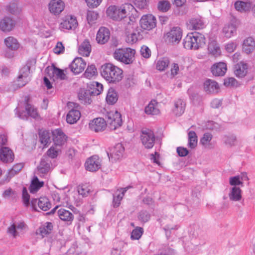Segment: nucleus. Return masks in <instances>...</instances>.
Returning <instances> with one entry per match:
<instances>
[{"label":"nucleus","mask_w":255,"mask_h":255,"mask_svg":"<svg viewBox=\"0 0 255 255\" xmlns=\"http://www.w3.org/2000/svg\"><path fill=\"white\" fill-rule=\"evenodd\" d=\"M124 151L125 148L123 144L118 143L111 149L110 153H108V155L112 161H116L122 158Z\"/></svg>","instance_id":"obj_13"},{"label":"nucleus","mask_w":255,"mask_h":255,"mask_svg":"<svg viewBox=\"0 0 255 255\" xmlns=\"http://www.w3.org/2000/svg\"><path fill=\"white\" fill-rule=\"evenodd\" d=\"M248 68L246 63L241 62L235 65L234 73L237 77L243 78L247 73Z\"/></svg>","instance_id":"obj_32"},{"label":"nucleus","mask_w":255,"mask_h":255,"mask_svg":"<svg viewBox=\"0 0 255 255\" xmlns=\"http://www.w3.org/2000/svg\"><path fill=\"white\" fill-rule=\"evenodd\" d=\"M222 139L224 144L228 147H232L236 144L237 137L234 134L225 135Z\"/></svg>","instance_id":"obj_48"},{"label":"nucleus","mask_w":255,"mask_h":255,"mask_svg":"<svg viewBox=\"0 0 255 255\" xmlns=\"http://www.w3.org/2000/svg\"><path fill=\"white\" fill-rule=\"evenodd\" d=\"M208 50L211 55L217 57L221 55V50L219 44L215 41H212L209 43Z\"/></svg>","instance_id":"obj_35"},{"label":"nucleus","mask_w":255,"mask_h":255,"mask_svg":"<svg viewBox=\"0 0 255 255\" xmlns=\"http://www.w3.org/2000/svg\"><path fill=\"white\" fill-rule=\"evenodd\" d=\"M157 7L160 11L165 12L170 8L171 4L167 0H161L158 2Z\"/></svg>","instance_id":"obj_54"},{"label":"nucleus","mask_w":255,"mask_h":255,"mask_svg":"<svg viewBox=\"0 0 255 255\" xmlns=\"http://www.w3.org/2000/svg\"><path fill=\"white\" fill-rule=\"evenodd\" d=\"M235 9L241 13H246L250 11L251 3L248 1L237 0L234 3Z\"/></svg>","instance_id":"obj_31"},{"label":"nucleus","mask_w":255,"mask_h":255,"mask_svg":"<svg viewBox=\"0 0 255 255\" xmlns=\"http://www.w3.org/2000/svg\"><path fill=\"white\" fill-rule=\"evenodd\" d=\"M6 10L12 14H16L20 11L16 1H12L6 6Z\"/></svg>","instance_id":"obj_53"},{"label":"nucleus","mask_w":255,"mask_h":255,"mask_svg":"<svg viewBox=\"0 0 255 255\" xmlns=\"http://www.w3.org/2000/svg\"><path fill=\"white\" fill-rule=\"evenodd\" d=\"M59 150L57 147H51L47 151V154L49 157L54 158L57 157Z\"/></svg>","instance_id":"obj_64"},{"label":"nucleus","mask_w":255,"mask_h":255,"mask_svg":"<svg viewBox=\"0 0 255 255\" xmlns=\"http://www.w3.org/2000/svg\"><path fill=\"white\" fill-rule=\"evenodd\" d=\"M15 110L16 111V114L17 117L22 120H27L28 116L35 119H39L40 118L37 109L28 103H26L25 105L26 113L24 112L18 113L17 108Z\"/></svg>","instance_id":"obj_8"},{"label":"nucleus","mask_w":255,"mask_h":255,"mask_svg":"<svg viewBox=\"0 0 255 255\" xmlns=\"http://www.w3.org/2000/svg\"><path fill=\"white\" fill-rule=\"evenodd\" d=\"M142 234L143 229L140 227L136 228L132 231L130 238L132 240H138L140 239Z\"/></svg>","instance_id":"obj_57"},{"label":"nucleus","mask_w":255,"mask_h":255,"mask_svg":"<svg viewBox=\"0 0 255 255\" xmlns=\"http://www.w3.org/2000/svg\"><path fill=\"white\" fill-rule=\"evenodd\" d=\"M25 227L23 222H19L11 225L7 229V233L13 238H15L19 236V232L23 230Z\"/></svg>","instance_id":"obj_28"},{"label":"nucleus","mask_w":255,"mask_h":255,"mask_svg":"<svg viewBox=\"0 0 255 255\" xmlns=\"http://www.w3.org/2000/svg\"><path fill=\"white\" fill-rule=\"evenodd\" d=\"M127 20H128V21L125 26L126 40L129 44L136 43L141 38L140 32L137 29H134L135 24L133 20L130 19L129 17L127 18Z\"/></svg>","instance_id":"obj_3"},{"label":"nucleus","mask_w":255,"mask_h":255,"mask_svg":"<svg viewBox=\"0 0 255 255\" xmlns=\"http://www.w3.org/2000/svg\"><path fill=\"white\" fill-rule=\"evenodd\" d=\"M53 73L58 78H59L61 80H64L66 77V75L64 73V71L56 67L53 68Z\"/></svg>","instance_id":"obj_61"},{"label":"nucleus","mask_w":255,"mask_h":255,"mask_svg":"<svg viewBox=\"0 0 255 255\" xmlns=\"http://www.w3.org/2000/svg\"><path fill=\"white\" fill-rule=\"evenodd\" d=\"M65 7L64 2L61 0H52L49 4V9L54 15L59 14Z\"/></svg>","instance_id":"obj_18"},{"label":"nucleus","mask_w":255,"mask_h":255,"mask_svg":"<svg viewBox=\"0 0 255 255\" xmlns=\"http://www.w3.org/2000/svg\"><path fill=\"white\" fill-rule=\"evenodd\" d=\"M187 26L190 30L201 29L205 27V23L201 17H193L189 20Z\"/></svg>","instance_id":"obj_24"},{"label":"nucleus","mask_w":255,"mask_h":255,"mask_svg":"<svg viewBox=\"0 0 255 255\" xmlns=\"http://www.w3.org/2000/svg\"><path fill=\"white\" fill-rule=\"evenodd\" d=\"M110 32L107 28L101 27L99 28L96 36V40L98 43L105 44L110 38Z\"/></svg>","instance_id":"obj_22"},{"label":"nucleus","mask_w":255,"mask_h":255,"mask_svg":"<svg viewBox=\"0 0 255 255\" xmlns=\"http://www.w3.org/2000/svg\"><path fill=\"white\" fill-rule=\"evenodd\" d=\"M224 84L226 87H238L240 84L234 78L230 77L224 80Z\"/></svg>","instance_id":"obj_56"},{"label":"nucleus","mask_w":255,"mask_h":255,"mask_svg":"<svg viewBox=\"0 0 255 255\" xmlns=\"http://www.w3.org/2000/svg\"><path fill=\"white\" fill-rule=\"evenodd\" d=\"M204 89L207 93H214L217 92L219 86L216 81L208 79L204 83Z\"/></svg>","instance_id":"obj_33"},{"label":"nucleus","mask_w":255,"mask_h":255,"mask_svg":"<svg viewBox=\"0 0 255 255\" xmlns=\"http://www.w3.org/2000/svg\"><path fill=\"white\" fill-rule=\"evenodd\" d=\"M78 25V22L75 17L66 15L63 17L60 24V29L72 30L75 29Z\"/></svg>","instance_id":"obj_12"},{"label":"nucleus","mask_w":255,"mask_h":255,"mask_svg":"<svg viewBox=\"0 0 255 255\" xmlns=\"http://www.w3.org/2000/svg\"><path fill=\"white\" fill-rule=\"evenodd\" d=\"M206 43L204 36L198 32L188 34L183 42V46L187 49L197 50L202 47Z\"/></svg>","instance_id":"obj_2"},{"label":"nucleus","mask_w":255,"mask_h":255,"mask_svg":"<svg viewBox=\"0 0 255 255\" xmlns=\"http://www.w3.org/2000/svg\"><path fill=\"white\" fill-rule=\"evenodd\" d=\"M91 51V46L88 40H85L80 45L78 51L80 54L84 56H88Z\"/></svg>","instance_id":"obj_37"},{"label":"nucleus","mask_w":255,"mask_h":255,"mask_svg":"<svg viewBox=\"0 0 255 255\" xmlns=\"http://www.w3.org/2000/svg\"><path fill=\"white\" fill-rule=\"evenodd\" d=\"M43 182H40L36 176L34 177L29 187L30 193L36 192L43 185Z\"/></svg>","instance_id":"obj_46"},{"label":"nucleus","mask_w":255,"mask_h":255,"mask_svg":"<svg viewBox=\"0 0 255 255\" xmlns=\"http://www.w3.org/2000/svg\"><path fill=\"white\" fill-rule=\"evenodd\" d=\"M135 53V50L130 48L117 49L115 51L113 56L115 59L128 64L132 62Z\"/></svg>","instance_id":"obj_4"},{"label":"nucleus","mask_w":255,"mask_h":255,"mask_svg":"<svg viewBox=\"0 0 255 255\" xmlns=\"http://www.w3.org/2000/svg\"><path fill=\"white\" fill-rule=\"evenodd\" d=\"M169 63V60L167 57L160 58L156 63V69L160 71H164L168 67Z\"/></svg>","instance_id":"obj_47"},{"label":"nucleus","mask_w":255,"mask_h":255,"mask_svg":"<svg viewBox=\"0 0 255 255\" xmlns=\"http://www.w3.org/2000/svg\"><path fill=\"white\" fill-rule=\"evenodd\" d=\"M237 28L234 24H226L222 30L224 36L228 38L232 37L236 33Z\"/></svg>","instance_id":"obj_38"},{"label":"nucleus","mask_w":255,"mask_h":255,"mask_svg":"<svg viewBox=\"0 0 255 255\" xmlns=\"http://www.w3.org/2000/svg\"><path fill=\"white\" fill-rule=\"evenodd\" d=\"M213 136L211 133L209 132L205 133L203 137L200 139L201 144L205 148H210V142L212 139Z\"/></svg>","instance_id":"obj_49"},{"label":"nucleus","mask_w":255,"mask_h":255,"mask_svg":"<svg viewBox=\"0 0 255 255\" xmlns=\"http://www.w3.org/2000/svg\"><path fill=\"white\" fill-rule=\"evenodd\" d=\"M53 227V225L51 222H46L38 228L36 232V234L43 238L51 232Z\"/></svg>","instance_id":"obj_30"},{"label":"nucleus","mask_w":255,"mask_h":255,"mask_svg":"<svg viewBox=\"0 0 255 255\" xmlns=\"http://www.w3.org/2000/svg\"><path fill=\"white\" fill-rule=\"evenodd\" d=\"M118 97L117 92L113 88L109 89L106 97V101L109 105H114L118 101Z\"/></svg>","instance_id":"obj_45"},{"label":"nucleus","mask_w":255,"mask_h":255,"mask_svg":"<svg viewBox=\"0 0 255 255\" xmlns=\"http://www.w3.org/2000/svg\"><path fill=\"white\" fill-rule=\"evenodd\" d=\"M130 186H128L124 188L121 189V192L119 193H116V195L113 197V205L114 207H118L121 204V201L125 195V193L130 188Z\"/></svg>","instance_id":"obj_44"},{"label":"nucleus","mask_w":255,"mask_h":255,"mask_svg":"<svg viewBox=\"0 0 255 255\" xmlns=\"http://www.w3.org/2000/svg\"><path fill=\"white\" fill-rule=\"evenodd\" d=\"M101 74L106 81L113 83L120 81L123 77L122 70L111 63L101 66Z\"/></svg>","instance_id":"obj_1"},{"label":"nucleus","mask_w":255,"mask_h":255,"mask_svg":"<svg viewBox=\"0 0 255 255\" xmlns=\"http://www.w3.org/2000/svg\"><path fill=\"white\" fill-rule=\"evenodd\" d=\"M81 117V113L75 109L71 110L66 116V121L68 124H74L76 123Z\"/></svg>","instance_id":"obj_34"},{"label":"nucleus","mask_w":255,"mask_h":255,"mask_svg":"<svg viewBox=\"0 0 255 255\" xmlns=\"http://www.w3.org/2000/svg\"><path fill=\"white\" fill-rule=\"evenodd\" d=\"M141 55L145 58H148L151 56V50L146 46L143 45L140 49Z\"/></svg>","instance_id":"obj_63"},{"label":"nucleus","mask_w":255,"mask_h":255,"mask_svg":"<svg viewBox=\"0 0 255 255\" xmlns=\"http://www.w3.org/2000/svg\"><path fill=\"white\" fill-rule=\"evenodd\" d=\"M243 51L247 54L253 53L255 50V39L253 37L249 36L245 38L242 44Z\"/></svg>","instance_id":"obj_21"},{"label":"nucleus","mask_w":255,"mask_h":255,"mask_svg":"<svg viewBox=\"0 0 255 255\" xmlns=\"http://www.w3.org/2000/svg\"><path fill=\"white\" fill-rule=\"evenodd\" d=\"M126 7H133L130 4H125L123 6L111 5L107 9V14L110 18L115 20H120L126 18L127 11Z\"/></svg>","instance_id":"obj_5"},{"label":"nucleus","mask_w":255,"mask_h":255,"mask_svg":"<svg viewBox=\"0 0 255 255\" xmlns=\"http://www.w3.org/2000/svg\"><path fill=\"white\" fill-rule=\"evenodd\" d=\"M144 112L146 114L158 115L160 114L159 104L155 100H152L145 107Z\"/></svg>","instance_id":"obj_29"},{"label":"nucleus","mask_w":255,"mask_h":255,"mask_svg":"<svg viewBox=\"0 0 255 255\" xmlns=\"http://www.w3.org/2000/svg\"><path fill=\"white\" fill-rule=\"evenodd\" d=\"M249 178L246 172L242 173L240 175L232 176L229 178V182L232 187L241 186L243 187L244 181H248Z\"/></svg>","instance_id":"obj_19"},{"label":"nucleus","mask_w":255,"mask_h":255,"mask_svg":"<svg viewBox=\"0 0 255 255\" xmlns=\"http://www.w3.org/2000/svg\"><path fill=\"white\" fill-rule=\"evenodd\" d=\"M141 140L145 148H151L154 144L155 141V136L153 131L148 129L142 130Z\"/></svg>","instance_id":"obj_9"},{"label":"nucleus","mask_w":255,"mask_h":255,"mask_svg":"<svg viewBox=\"0 0 255 255\" xmlns=\"http://www.w3.org/2000/svg\"><path fill=\"white\" fill-rule=\"evenodd\" d=\"M140 24L141 27L144 30H151L156 25V18L152 14L144 15L140 20Z\"/></svg>","instance_id":"obj_11"},{"label":"nucleus","mask_w":255,"mask_h":255,"mask_svg":"<svg viewBox=\"0 0 255 255\" xmlns=\"http://www.w3.org/2000/svg\"><path fill=\"white\" fill-rule=\"evenodd\" d=\"M14 26L15 22L10 17H4L0 21V29L2 31H10Z\"/></svg>","instance_id":"obj_27"},{"label":"nucleus","mask_w":255,"mask_h":255,"mask_svg":"<svg viewBox=\"0 0 255 255\" xmlns=\"http://www.w3.org/2000/svg\"><path fill=\"white\" fill-rule=\"evenodd\" d=\"M52 134L53 141L56 146H62L66 142L67 136L61 129L54 130Z\"/></svg>","instance_id":"obj_20"},{"label":"nucleus","mask_w":255,"mask_h":255,"mask_svg":"<svg viewBox=\"0 0 255 255\" xmlns=\"http://www.w3.org/2000/svg\"><path fill=\"white\" fill-rule=\"evenodd\" d=\"M101 162L102 160L98 156H92L87 159L85 163V168L90 172L97 171L101 167Z\"/></svg>","instance_id":"obj_10"},{"label":"nucleus","mask_w":255,"mask_h":255,"mask_svg":"<svg viewBox=\"0 0 255 255\" xmlns=\"http://www.w3.org/2000/svg\"><path fill=\"white\" fill-rule=\"evenodd\" d=\"M212 74L216 76H222L226 73L227 68L224 62H219L214 64L211 67Z\"/></svg>","instance_id":"obj_25"},{"label":"nucleus","mask_w":255,"mask_h":255,"mask_svg":"<svg viewBox=\"0 0 255 255\" xmlns=\"http://www.w3.org/2000/svg\"><path fill=\"white\" fill-rule=\"evenodd\" d=\"M107 122L111 130H116L122 125V116L117 111H111L106 114Z\"/></svg>","instance_id":"obj_6"},{"label":"nucleus","mask_w":255,"mask_h":255,"mask_svg":"<svg viewBox=\"0 0 255 255\" xmlns=\"http://www.w3.org/2000/svg\"><path fill=\"white\" fill-rule=\"evenodd\" d=\"M47 157H43L41 159L38 170L40 174H45L50 170V164Z\"/></svg>","instance_id":"obj_40"},{"label":"nucleus","mask_w":255,"mask_h":255,"mask_svg":"<svg viewBox=\"0 0 255 255\" xmlns=\"http://www.w3.org/2000/svg\"><path fill=\"white\" fill-rule=\"evenodd\" d=\"M59 218L64 221H72L74 219L73 215L68 210L64 208H60L57 211Z\"/></svg>","instance_id":"obj_36"},{"label":"nucleus","mask_w":255,"mask_h":255,"mask_svg":"<svg viewBox=\"0 0 255 255\" xmlns=\"http://www.w3.org/2000/svg\"><path fill=\"white\" fill-rule=\"evenodd\" d=\"M86 66V62L81 57L75 58L70 65L71 71L75 74L81 73Z\"/></svg>","instance_id":"obj_14"},{"label":"nucleus","mask_w":255,"mask_h":255,"mask_svg":"<svg viewBox=\"0 0 255 255\" xmlns=\"http://www.w3.org/2000/svg\"><path fill=\"white\" fill-rule=\"evenodd\" d=\"M107 124L105 120L102 118L94 119L89 123L90 129L96 132H99L104 130Z\"/></svg>","instance_id":"obj_17"},{"label":"nucleus","mask_w":255,"mask_h":255,"mask_svg":"<svg viewBox=\"0 0 255 255\" xmlns=\"http://www.w3.org/2000/svg\"><path fill=\"white\" fill-rule=\"evenodd\" d=\"M197 136L193 131H190L188 133V146L190 149L195 148L197 145Z\"/></svg>","instance_id":"obj_41"},{"label":"nucleus","mask_w":255,"mask_h":255,"mask_svg":"<svg viewBox=\"0 0 255 255\" xmlns=\"http://www.w3.org/2000/svg\"><path fill=\"white\" fill-rule=\"evenodd\" d=\"M185 107V101L181 99H178L174 102V106L172 110V113L175 116L180 117L184 113Z\"/></svg>","instance_id":"obj_23"},{"label":"nucleus","mask_w":255,"mask_h":255,"mask_svg":"<svg viewBox=\"0 0 255 255\" xmlns=\"http://www.w3.org/2000/svg\"><path fill=\"white\" fill-rule=\"evenodd\" d=\"M19 78H24V82H29L31 79L30 72V66L25 65L22 67L19 70L18 75Z\"/></svg>","instance_id":"obj_43"},{"label":"nucleus","mask_w":255,"mask_h":255,"mask_svg":"<svg viewBox=\"0 0 255 255\" xmlns=\"http://www.w3.org/2000/svg\"><path fill=\"white\" fill-rule=\"evenodd\" d=\"M40 140L42 144L46 146L50 142V136L49 132L47 130H44L39 133Z\"/></svg>","instance_id":"obj_51"},{"label":"nucleus","mask_w":255,"mask_h":255,"mask_svg":"<svg viewBox=\"0 0 255 255\" xmlns=\"http://www.w3.org/2000/svg\"><path fill=\"white\" fill-rule=\"evenodd\" d=\"M161 226H164L163 229L165 232L167 237H169L172 230H176L179 228V226L173 223V221L169 218H161L159 220Z\"/></svg>","instance_id":"obj_16"},{"label":"nucleus","mask_w":255,"mask_h":255,"mask_svg":"<svg viewBox=\"0 0 255 255\" xmlns=\"http://www.w3.org/2000/svg\"><path fill=\"white\" fill-rule=\"evenodd\" d=\"M138 219L142 222H146L150 218V215L145 210L141 211L138 215Z\"/></svg>","instance_id":"obj_59"},{"label":"nucleus","mask_w":255,"mask_h":255,"mask_svg":"<svg viewBox=\"0 0 255 255\" xmlns=\"http://www.w3.org/2000/svg\"><path fill=\"white\" fill-rule=\"evenodd\" d=\"M90 191V188L86 185H80L78 187V192L83 197L87 196Z\"/></svg>","instance_id":"obj_60"},{"label":"nucleus","mask_w":255,"mask_h":255,"mask_svg":"<svg viewBox=\"0 0 255 255\" xmlns=\"http://www.w3.org/2000/svg\"><path fill=\"white\" fill-rule=\"evenodd\" d=\"M237 46V44L236 42L234 41H230L225 45V48L227 52L229 53H232L236 50Z\"/></svg>","instance_id":"obj_62"},{"label":"nucleus","mask_w":255,"mask_h":255,"mask_svg":"<svg viewBox=\"0 0 255 255\" xmlns=\"http://www.w3.org/2000/svg\"><path fill=\"white\" fill-rule=\"evenodd\" d=\"M97 72V69L94 65L88 66L84 74L85 77L91 79Z\"/></svg>","instance_id":"obj_55"},{"label":"nucleus","mask_w":255,"mask_h":255,"mask_svg":"<svg viewBox=\"0 0 255 255\" xmlns=\"http://www.w3.org/2000/svg\"><path fill=\"white\" fill-rule=\"evenodd\" d=\"M91 93L89 90H81L78 93L79 100L85 104H89L91 103Z\"/></svg>","instance_id":"obj_42"},{"label":"nucleus","mask_w":255,"mask_h":255,"mask_svg":"<svg viewBox=\"0 0 255 255\" xmlns=\"http://www.w3.org/2000/svg\"><path fill=\"white\" fill-rule=\"evenodd\" d=\"M38 205L39 208L43 211H47L51 207V204L46 197H41L39 198Z\"/></svg>","instance_id":"obj_50"},{"label":"nucleus","mask_w":255,"mask_h":255,"mask_svg":"<svg viewBox=\"0 0 255 255\" xmlns=\"http://www.w3.org/2000/svg\"><path fill=\"white\" fill-rule=\"evenodd\" d=\"M14 158L13 151L8 147L2 146L0 148V160L3 163L12 162Z\"/></svg>","instance_id":"obj_15"},{"label":"nucleus","mask_w":255,"mask_h":255,"mask_svg":"<svg viewBox=\"0 0 255 255\" xmlns=\"http://www.w3.org/2000/svg\"><path fill=\"white\" fill-rule=\"evenodd\" d=\"M93 89L90 91L92 95H99L103 90V85L97 82H93L92 83Z\"/></svg>","instance_id":"obj_52"},{"label":"nucleus","mask_w":255,"mask_h":255,"mask_svg":"<svg viewBox=\"0 0 255 255\" xmlns=\"http://www.w3.org/2000/svg\"><path fill=\"white\" fill-rule=\"evenodd\" d=\"M182 37V30L179 26L172 27L165 35L166 41L172 44H178Z\"/></svg>","instance_id":"obj_7"},{"label":"nucleus","mask_w":255,"mask_h":255,"mask_svg":"<svg viewBox=\"0 0 255 255\" xmlns=\"http://www.w3.org/2000/svg\"><path fill=\"white\" fill-rule=\"evenodd\" d=\"M242 191L240 187H232L229 189L228 197L230 201L238 202L242 198Z\"/></svg>","instance_id":"obj_26"},{"label":"nucleus","mask_w":255,"mask_h":255,"mask_svg":"<svg viewBox=\"0 0 255 255\" xmlns=\"http://www.w3.org/2000/svg\"><path fill=\"white\" fill-rule=\"evenodd\" d=\"M6 46L12 50H16L19 47V44L17 39L13 37L9 36L4 40Z\"/></svg>","instance_id":"obj_39"},{"label":"nucleus","mask_w":255,"mask_h":255,"mask_svg":"<svg viewBox=\"0 0 255 255\" xmlns=\"http://www.w3.org/2000/svg\"><path fill=\"white\" fill-rule=\"evenodd\" d=\"M22 168V165L21 164H17L13 166L12 168L9 170V171L8 173V177H9V179L8 180L9 181V179L13 177L15 174H16L17 173H18L19 171L21 170V169Z\"/></svg>","instance_id":"obj_58"}]
</instances>
